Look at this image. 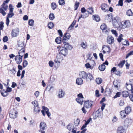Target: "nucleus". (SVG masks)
Returning a JSON list of instances; mask_svg holds the SVG:
<instances>
[{"instance_id":"f257e3e1","label":"nucleus","mask_w":133,"mask_h":133,"mask_svg":"<svg viewBox=\"0 0 133 133\" xmlns=\"http://www.w3.org/2000/svg\"><path fill=\"white\" fill-rule=\"evenodd\" d=\"M79 75L81 78H77L76 81V83L78 85H81L83 84V80L81 78L85 79L86 81H88L89 79L91 80L93 79V77L91 74L89 73L87 74L84 71L80 72Z\"/></svg>"},{"instance_id":"f03ea898","label":"nucleus","mask_w":133,"mask_h":133,"mask_svg":"<svg viewBox=\"0 0 133 133\" xmlns=\"http://www.w3.org/2000/svg\"><path fill=\"white\" fill-rule=\"evenodd\" d=\"M121 20L119 17H116L114 18L112 20V23L113 26L114 28H117L118 30H120L118 28L121 27Z\"/></svg>"},{"instance_id":"7ed1b4c3","label":"nucleus","mask_w":133,"mask_h":133,"mask_svg":"<svg viewBox=\"0 0 133 133\" xmlns=\"http://www.w3.org/2000/svg\"><path fill=\"white\" fill-rule=\"evenodd\" d=\"M57 48L58 49V51L60 55H63L64 56H66L68 53V50L64 47H61L58 46Z\"/></svg>"},{"instance_id":"20e7f679","label":"nucleus","mask_w":133,"mask_h":133,"mask_svg":"<svg viewBox=\"0 0 133 133\" xmlns=\"http://www.w3.org/2000/svg\"><path fill=\"white\" fill-rule=\"evenodd\" d=\"M39 132H40L41 133H45V131L47 128V125L46 123L43 122H41L39 125Z\"/></svg>"},{"instance_id":"39448f33","label":"nucleus","mask_w":133,"mask_h":133,"mask_svg":"<svg viewBox=\"0 0 133 133\" xmlns=\"http://www.w3.org/2000/svg\"><path fill=\"white\" fill-rule=\"evenodd\" d=\"M8 8V6L4 2L1 6L0 8V13H1L4 16L6 14L4 10H6Z\"/></svg>"},{"instance_id":"423d86ee","label":"nucleus","mask_w":133,"mask_h":133,"mask_svg":"<svg viewBox=\"0 0 133 133\" xmlns=\"http://www.w3.org/2000/svg\"><path fill=\"white\" fill-rule=\"evenodd\" d=\"M66 128L69 131H72L71 133H76L77 128L75 127L73 124L72 123H70L66 126Z\"/></svg>"},{"instance_id":"0eeeda50","label":"nucleus","mask_w":133,"mask_h":133,"mask_svg":"<svg viewBox=\"0 0 133 133\" xmlns=\"http://www.w3.org/2000/svg\"><path fill=\"white\" fill-rule=\"evenodd\" d=\"M63 57L62 55L57 54V56L54 60V62L57 64H60L63 60Z\"/></svg>"},{"instance_id":"6e6552de","label":"nucleus","mask_w":133,"mask_h":133,"mask_svg":"<svg viewBox=\"0 0 133 133\" xmlns=\"http://www.w3.org/2000/svg\"><path fill=\"white\" fill-rule=\"evenodd\" d=\"M78 97L77 98L76 100L78 103L80 104H82L83 102L84 97L81 93H80L78 95Z\"/></svg>"},{"instance_id":"1a4fd4ad","label":"nucleus","mask_w":133,"mask_h":133,"mask_svg":"<svg viewBox=\"0 0 133 133\" xmlns=\"http://www.w3.org/2000/svg\"><path fill=\"white\" fill-rule=\"evenodd\" d=\"M130 25V23L129 21H126L123 23H121V27L118 28L119 29H122L126 27L129 26Z\"/></svg>"},{"instance_id":"9d476101","label":"nucleus","mask_w":133,"mask_h":133,"mask_svg":"<svg viewBox=\"0 0 133 133\" xmlns=\"http://www.w3.org/2000/svg\"><path fill=\"white\" fill-rule=\"evenodd\" d=\"M43 110H41V111L43 116H45V112L47 114L48 116L49 117L51 116V114L49 112V110L47 107L44 106L42 107Z\"/></svg>"},{"instance_id":"9b49d317","label":"nucleus","mask_w":133,"mask_h":133,"mask_svg":"<svg viewBox=\"0 0 133 133\" xmlns=\"http://www.w3.org/2000/svg\"><path fill=\"white\" fill-rule=\"evenodd\" d=\"M9 12L8 14L7 17L9 18H11L14 15V13L13 12L14 8L11 4H10L9 5Z\"/></svg>"},{"instance_id":"f8f14e48","label":"nucleus","mask_w":133,"mask_h":133,"mask_svg":"<svg viewBox=\"0 0 133 133\" xmlns=\"http://www.w3.org/2000/svg\"><path fill=\"white\" fill-rule=\"evenodd\" d=\"M93 103V101L88 100L85 102L84 106L87 109L92 107Z\"/></svg>"},{"instance_id":"ddd939ff","label":"nucleus","mask_w":133,"mask_h":133,"mask_svg":"<svg viewBox=\"0 0 133 133\" xmlns=\"http://www.w3.org/2000/svg\"><path fill=\"white\" fill-rule=\"evenodd\" d=\"M18 112L16 110L13 109L9 114V116L11 118H15L17 117Z\"/></svg>"},{"instance_id":"4468645a","label":"nucleus","mask_w":133,"mask_h":133,"mask_svg":"<svg viewBox=\"0 0 133 133\" xmlns=\"http://www.w3.org/2000/svg\"><path fill=\"white\" fill-rule=\"evenodd\" d=\"M19 31L18 28H16L12 30L11 32V35L12 37L17 36L19 34Z\"/></svg>"},{"instance_id":"2eb2a0df","label":"nucleus","mask_w":133,"mask_h":133,"mask_svg":"<svg viewBox=\"0 0 133 133\" xmlns=\"http://www.w3.org/2000/svg\"><path fill=\"white\" fill-rule=\"evenodd\" d=\"M132 123V120L131 118H126L124 122V123L125 126L128 127Z\"/></svg>"},{"instance_id":"dca6fc26","label":"nucleus","mask_w":133,"mask_h":133,"mask_svg":"<svg viewBox=\"0 0 133 133\" xmlns=\"http://www.w3.org/2000/svg\"><path fill=\"white\" fill-rule=\"evenodd\" d=\"M101 9L104 12H108V11L109 7L106 4H103L101 6Z\"/></svg>"},{"instance_id":"f3484780","label":"nucleus","mask_w":133,"mask_h":133,"mask_svg":"<svg viewBox=\"0 0 133 133\" xmlns=\"http://www.w3.org/2000/svg\"><path fill=\"white\" fill-rule=\"evenodd\" d=\"M107 40V42L110 44H112L114 41V38L111 36H109L108 37Z\"/></svg>"},{"instance_id":"a211bd4d","label":"nucleus","mask_w":133,"mask_h":133,"mask_svg":"<svg viewBox=\"0 0 133 133\" xmlns=\"http://www.w3.org/2000/svg\"><path fill=\"white\" fill-rule=\"evenodd\" d=\"M22 57L18 55L15 57V59L17 64H19L21 63L22 61Z\"/></svg>"},{"instance_id":"6ab92c4d","label":"nucleus","mask_w":133,"mask_h":133,"mask_svg":"<svg viewBox=\"0 0 133 133\" xmlns=\"http://www.w3.org/2000/svg\"><path fill=\"white\" fill-rule=\"evenodd\" d=\"M63 43L64 44V47L66 49H68L71 50L72 49V46L71 45H70L69 43H66V42H64L63 41Z\"/></svg>"},{"instance_id":"aec40b11","label":"nucleus","mask_w":133,"mask_h":133,"mask_svg":"<svg viewBox=\"0 0 133 133\" xmlns=\"http://www.w3.org/2000/svg\"><path fill=\"white\" fill-rule=\"evenodd\" d=\"M18 46L19 49L25 48V45L23 41H19L18 43Z\"/></svg>"},{"instance_id":"412c9836","label":"nucleus","mask_w":133,"mask_h":133,"mask_svg":"<svg viewBox=\"0 0 133 133\" xmlns=\"http://www.w3.org/2000/svg\"><path fill=\"white\" fill-rule=\"evenodd\" d=\"M65 95V93L62 89H60L58 92V97L59 98L63 97Z\"/></svg>"},{"instance_id":"4be33fe9","label":"nucleus","mask_w":133,"mask_h":133,"mask_svg":"<svg viewBox=\"0 0 133 133\" xmlns=\"http://www.w3.org/2000/svg\"><path fill=\"white\" fill-rule=\"evenodd\" d=\"M126 88L127 90L131 91V93L133 94V87L132 86V84H126Z\"/></svg>"},{"instance_id":"5701e85b","label":"nucleus","mask_w":133,"mask_h":133,"mask_svg":"<svg viewBox=\"0 0 133 133\" xmlns=\"http://www.w3.org/2000/svg\"><path fill=\"white\" fill-rule=\"evenodd\" d=\"M101 113L100 112L99 110L97 111L93 114L94 118H95L98 117H99L101 116Z\"/></svg>"},{"instance_id":"b1692460","label":"nucleus","mask_w":133,"mask_h":133,"mask_svg":"<svg viewBox=\"0 0 133 133\" xmlns=\"http://www.w3.org/2000/svg\"><path fill=\"white\" fill-rule=\"evenodd\" d=\"M117 133H125V130L122 127H119L118 129Z\"/></svg>"},{"instance_id":"393cba45","label":"nucleus","mask_w":133,"mask_h":133,"mask_svg":"<svg viewBox=\"0 0 133 133\" xmlns=\"http://www.w3.org/2000/svg\"><path fill=\"white\" fill-rule=\"evenodd\" d=\"M25 48H21V49L19 50L18 52V54L19 55L18 56L22 57L25 53Z\"/></svg>"},{"instance_id":"a878e982","label":"nucleus","mask_w":133,"mask_h":133,"mask_svg":"<svg viewBox=\"0 0 133 133\" xmlns=\"http://www.w3.org/2000/svg\"><path fill=\"white\" fill-rule=\"evenodd\" d=\"M40 111V108L38 107H34L33 112L35 114L38 113Z\"/></svg>"},{"instance_id":"bb28decb","label":"nucleus","mask_w":133,"mask_h":133,"mask_svg":"<svg viewBox=\"0 0 133 133\" xmlns=\"http://www.w3.org/2000/svg\"><path fill=\"white\" fill-rule=\"evenodd\" d=\"M92 18L94 20L98 22L100 20V18L97 15H94L92 16Z\"/></svg>"},{"instance_id":"cd10ccee","label":"nucleus","mask_w":133,"mask_h":133,"mask_svg":"<svg viewBox=\"0 0 133 133\" xmlns=\"http://www.w3.org/2000/svg\"><path fill=\"white\" fill-rule=\"evenodd\" d=\"M48 88L49 89V91L50 93H52L54 92V87L50 85L48 86Z\"/></svg>"},{"instance_id":"c85d7f7f","label":"nucleus","mask_w":133,"mask_h":133,"mask_svg":"<svg viewBox=\"0 0 133 133\" xmlns=\"http://www.w3.org/2000/svg\"><path fill=\"white\" fill-rule=\"evenodd\" d=\"M110 49V48L108 46L104 45L102 48V50H104L107 52H109Z\"/></svg>"},{"instance_id":"c756f323","label":"nucleus","mask_w":133,"mask_h":133,"mask_svg":"<svg viewBox=\"0 0 133 133\" xmlns=\"http://www.w3.org/2000/svg\"><path fill=\"white\" fill-rule=\"evenodd\" d=\"M122 43L124 45L128 46L129 45V42L127 40L123 39L122 40Z\"/></svg>"},{"instance_id":"7c9ffc66","label":"nucleus","mask_w":133,"mask_h":133,"mask_svg":"<svg viewBox=\"0 0 133 133\" xmlns=\"http://www.w3.org/2000/svg\"><path fill=\"white\" fill-rule=\"evenodd\" d=\"M131 111V108L130 107H126L125 108V111L126 114H128Z\"/></svg>"},{"instance_id":"2f4dec72","label":"nucleus","mask_w":133,"mask_h":133,"mask_svg":"<svg viewBox=\"0 0 133 133\" xmlns=\"http://www.w3.org/2000/svg\"><path fill=\"white\" fill-rule=\"evenodd\" d=\"M99 69L101 71H104L105 68V66L104 64H101L99 65L98 67Z\"/></svg>"},{"instance_id":"473e14b6","label":"nucleus","mask_w":133,"mask_h":133,"mask_svg":"<svg viewBox=\"0 0 133 133\" xmlns=\"http://www.w3.org/2000/svg\"><path fill=\"white\" fill-rule=\"evenodd\" d=\"M122 95L123 97H127L129 95V94L127 91H124L122 92Z\"/></svg>"},{"instance_id":"72a5a7b5","label":"nucleus","mask_w":133,"mask_h":133,"mask_svg":"<svg viewBox=\"0 0 133 133\" xmlns=\"http://www.w3.org/2000/svg\"><path fill=\"white\" fill-rule=\"evenodd\" d=\"M80 45L81 47L83 49H86L87 48V44L86 43H84V42H82Z\"/></svg>"},{"instance_id":"f704fd0d","label":"nucleus","mask_w":133,"mask_h":133,"mask_svg":"<svg viewBox=\"0 0 133 133\" xmlns=\"http://www.w3.org/2000/svg\"><path fill=\"white\" fill-rule=\"evenodd\" d=\"M126 113H125V111L124 112V111H121L120 112V115H121V118H125L126 116L125 114Z\"/></svg>"},{"instance_id":"c9c22d12","label":"nucleus","mask_w":133,"mask_h":133,"mask_svg":"<svg viewBox=\"0 0 133 133\" xmlns=\"http://www.w3.org/2000/svg\"><path fill=\"white\" fill-rule=\"evenodd\" d=\"M1 93L3 97L6 96L8 95V93L6 91L3 90L1 91Z\"/></svg>"},{"instance_id":"e433bc0d","label":"nucleus","mask_w":133,"mask_h":133,"mask_svg":"<svg viewBox=\"0 0 133 133\" xmlns=\"http://www.w3.org/2000/svg\"><path fill=\"white\" fill-rule=\"evenodd\" d=\"M126 14L128 16H132L133 15V13L130 9L127 10Z\"/></svg>"},{"instance_id":"4c0bfd02","label":"nucleus","mask_w":133,"mask_h":133,"mask_svg":"<svg viewBox=\"0 0 133 133\" xmlns=\"http://www.w3.org/2000/svg\"><path fill=\"white\" fill-rule=\"evenodd\" d=\"M49 17L51 21L53 20L55 18L54 14L53 13H50L49 15Z\"/></svg>"},{"instance_id":"58836bf2","label":"nucleus","mask_w":133,"mask_h":133,"mask_svg":"<svg viewBox=\"0 0 133 133\" xmlns=\"http://www.w3.org/2000/svg\"><path fill=\"white\" fill-rule=\"evenodd\" d=\"M54 24L52 22H49L48 25V28L50 29H52L54 27Z\"/></svg>"},{"instance_id":"ea45409f","label":"nucleus","mask_w":133,"mask_h":133,"mask_svg":"<svg viewBox=\"0 0 133 133\" xmlns=\"http://www.w3.org/2000/svg\"><path fill=\"white\" fill-rule=\"evenodd\" d=\"M102 79L100 78H96V82L98 84H100L102 82Z\"/></svg>"},{"instance_id":"a19ab883","label":"nucleus","mask_w":133,"mask_h":133,"mask_svg":"<svg viewBox=\"0 0 133 133\" xmlns=\"http://www.w3.org/2000/svg\"><path fill=\"white\" fill-rule=\"evenodd\" d=\"M80 122L79 119L78 118L75 119L74 121L75 125L76 126H78Z\"/></svg>"},{"instance_id":"79ce46f5","label":"nucleus","mask_w":133,"mask_h":133,"mask_svg":"<svg viewBox=\"0 0 133 133\" xmlns=\"http://www.w3.org/2000/svg\"><path fill=\"white\" fill-rule=\"evenodd\" d=\"M85 66L87 68H90L91 69H92L93 67H92L91 65L89 63H87L85 64Z\"/></svg>"},{"instance_id":"37998d69","label":"nucleus","mask_w":133,"mask_h":133,"mask_svg":"<svg viewBox=\"0 0 133 133\" xmlns=\"http://www.w3.org/2000/svg\"><path fill=\"white\" fill-rule=\"evenodd\" d=\"M51 8L53 10H55L57 7L55 3H52L51 5Z\"/></svg>"},{"instance_id":"c03bdc74","label":"nucleus","mask_w":133,"mask_h":133,"mask_svg":"<svg viewBox=\"0 0 133 133\" xmlns=\"http://www.w3.org/2000/svg\"><path fill=\"white\" fill-rule=\"evenodd\" d=\"M113 84L114 87L116 88H118L119 85L118 82L117 81H114V82Z\"/></svg>"},{"instance_id":"a18cd8bd","label":"nucleus","mask_w":133,"mask_h":133,"mask_svg":"<svg viewBox=\"0 0 133 133\" xmlns=\"http://www.w3.org/2000/svg\"><path fill=\"white\" fill-rule=\"evenodd\" d=\"M61 41V38L60 37H57L55 39V42L58 44H60Z\"/></svg>"},{"instance_id":"49530a36","label":"nucleus","mask_w":133,"mask_h":133,"mask_svg":"<svg viewBox=\"0 0 133 133\" xmlns=\"http://www.w3.org/2000/svg\"><path fill=\"white\" fill-rule=\"evenodd\" d=\"M28 64V62L25 59L23 61L22 64L23 68H25L27 66Z\"/></svg>"},{"instance_id":"de8ad7c7","label":"nucleus","mask_w":133,"mask_h":133,"mask_svg":"<svg viewBox=\"0 0 133 133\" xmlns=\"http://www.w3.org/2000/svg\"><path fill=\"white\" fill-rule=\"evenodd\" d=\"M100 28L101 30H106L107 27L106 25L104 24H103L101 25Z\"/></svg>"},{"instance_id":"09e8293b","label":"nucleus","mask_w":133,"mask_h":133,"mask_svg":"<svg viewBox=\"0 0 133 133\" xmlns=\"http://www.w3.org/2000/svg\"><path fill=\"white\" fill-rule=\"evenodd\" d=\"M122 37L123 35L121 34H120L118 38L117 39V41L119 42H121L122 41V40L123 39V38H122Z\"/></svg>"},{"instance_id":"8fccbe9b","label":"nucleus","mask_w":133,"mask_h":133,"mask_svg":"<svg viewBox=\"0 0 133 133\" xmlns=\"http://www.w3.org/2000/svg\"><path fill=\"white\" fill-rule=\"evenodd\" d=\"M34 21L32 19H30L29 21L28 24L30 26H32L34 24Z\"/></svg>"},{"instance_id":"3c124183","label":"nucleus","mask_w":133,"mask_h":133,"mask_svg":"<svg viewBox=\"0 0 133 133\" xmlns=\"http://www.w3.org/2000/svg\"><path fill=\"white\" fill-rule=\"evenodd\" d=\"M16 68L15 67H14L12 69L10 70L12 74L13 75H15L16 74Z\"/></svg>"},{"instance_id":"603ef678","label":"nucleus","mask_w":133,"mask_h":133,"mask_svg":"<svg viewBox=\"0 0 133 133\" xmlns=\"http://www.w3.org/2000/svg\"><path fill=\"white\" fill-rule=\"evenodd\" d=\"M87 11L88 14H91L93 13L94 11L92 8H89L87 9Z\"/></svg>"},{"instance_id":"864d4df0","label":"nucleus","mask_w":133,"mask_h":133,"mask_svg":"<svg viewBox=\"0 0 133 133\" xmlns=\"http://www.w3.org/2000/svg\"><path fill=\"white\" fill-rule=\"evenodd\" d=\"M32 104L34 105V107H38V104L37 101H35L32 102Z\"/></svg>"},{"instance_id":"5fc2aeb1","label":"nucleus","mask_w":133,"mask_h":133,"mask_svg":"<svg viewBox=\"0 0 133 133\" xmlns=\"http://www.w3.org/2000/svg\"><path fill=\"white\" fill-rule=\"evenodd\" d=\"M79 5V3L78 2H76L74 5V8H75V10H76L78 8Z\"/></svg>"},{"instance_id":"6e6d98bb","label":"nucleus","mask_w":133,"mask_h":133,"mask_svg":"<svg viewBox=\"0 0 133 133\" xmlns=\"http://www.w3.org/2000/svg\"><path fill=\"white\" fill-rule=\"evenodd\" d=\"M86 109H87L84 106L81 109L83 113L85 114L87 112V110Z\"/></svg>"},{"instance_id":"4d7b16f0","label":"nucleus","mask_w":133,"mask_h":133,"mask_svg":"<svg viewBox=\"0 0 133 133\" xmlns=\"http://www.w3.org/2000/svg\"><path fill=\"white\" fill-rule=\"evenodd\" d=\"M56 79V77L54 76H51L50 77V81L51 82H53L55 81Z\"/></svg>"},{"instance_id":"13d9d810","label":"nucleus","mask_w":133,"mask_h":133,"mask_svg":"<svg viewBox=\"0 0 133 133\" xmlns=\"http://www.w3.org/2000/svg\"><path fill=\"white\" fill-rule=\"evenodd\" d=\"M58 2L59 4L61 5H64L65 3L64 0H59Z\"/></svg>"},{"instance_id":"bf43d9fd","label":"nucleus","mask_w":133,"mask_h":133,"mask_svg":"<svg viewBox=\"0 0 133 133\" xmlns=\"http://www.w3.org/2000/svg\"><path fill=\"white\" fill-rule=\"evenodd\" d=\"M133 55V51H131L128 53L126 55V58H128L130 56Z\"/></svg>"},{"instance_id":"052dcab7","label":"nucleus","mask_w":133,"mask_h":133,"mask_svg":"<svg viewBox=\"0 0 133 133\" xmlns=\"http://www.w3.org/2000/svg\"><path fill=\"white\" fill-rule=\"evenodd\" d=\"M121 95V93L120 92H118L117 93L116 95L114 97V98H115L117 97H119Z\"/></svg>"},{"instance_id":"680f3d73","label":"nucleus","mask_w":133,"mask_h":133,"mask_svg":"<svg viewBox=\"0 0 133 133\" xmlns=\"http://www.w3.org/2000/svg\"><path fill=\"white\" fill-rule=\"evenodd\" d=\"M89 63L91 65L92 67L93 68V66H94L95 65V63L94 61L92 60H90Z\"/></svg>"},{"instance_id":"e2e57ef3","label":"nucleus","mask_w":133,"mask_h":133,"mask_svg":"<svg viewBox=\"0 0 133 133\" xmlns=\"http://www.w3.org/2000/svg\"><path fill=\"white\" fill-rule=\"evenodd\" d=\"M111 32L112 34L114 35L116 37L117 36L118 34L115 30L113 29L112 30H111Z\"/></svg>"},{"instance_id":"0e129e2a","label":"nucleus","mask_w":133,"mask_h":133,"mask_svg":"<svg viewBox=\"0 0 133 133\" xmlns=\"http://www.w3.org/2000/svg\"><path fill=\"white\" fill-rule=\"evenodd\" d=\"M65 36L66 37L67 39H69L70 37V36L69 33H66L64 34Z\"/></svg>"},{"instance_id":"69168bd1","label":"nucleus","mask_w":133,"mask_h":133,"mask_svg":"<svg viewBox=\"0 0 133 133\" xmlns=\"http://www.w3.org/2000/svg\"><path fill=\"white\" fill-rule=\"evenodd\" d=\"M115 73L116 75L118 76H120L121 75V72L119 70H116Z\"/></svg>"},{"instance_id":"338daca9","label":"nucleus","mask_w":133,"mask_h":133,"mask_svg":"<svg viewBox=\"0 0 133 133\" xmlns=\"http://www.w3.org/2000/svg\"><path fill=\"white\" fill-rule=\"evenodd\" d=\"M39 92L38 91H36L34 93V95L36 98L39 95Z\"/></svg>"},{"instance_id":"774afa93","label":"nucleus","mask_w":133,"mask_h":133,"mask_svg":"<svg viewBox=\"0 0 133 133\" xmlns=\"http://www.w3.org/2000/svg\"><path fill=\"white\" fill-rule=\"evenodd\" d=\"M3 40L4 42H6L8 40V37L6 36H5L3 38Z\"/></svg>"}]
</instances>
